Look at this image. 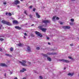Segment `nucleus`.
Here are the masks:
<instances>
[{"instance_id":"2","label":"nucleus","mask_w":79,"mask_h":79,"mask_svg":"<svg viewBox=\"0 0 79 79\" xmlns=\"http://www.w3.org/2000/svg\"><path fill=\"white\" fill-rule=\"evenodd\" d=\"M42 23H44L45 24L47 25V23H48V24H50V23H51V22L50 21L48 20H43Z\"/></svg>"},{"instance_id":"50","label":"nucleus","mask_w":79,"mask_h":79,"mask_svg":"<svg viewBox=\"0 0 79 79\" xmlns=\"http://www.w3.org/2000/svg\"><path fill=\"white\" fill-rule=\"evenodd\" d=\"M14 79H18V78L17 77H15V78H14Z\"/></svg>"},{"instance_id":"1","label":"nucleus","mask_w":79,"mask_h":79,"mask_svg":"<svg viewBox=\"0 0 79 79\" xmlns=\"http://www.w3.org/2000/svg\"><path fill=\"white\" fill-rule=\"evenodd\" d=\"M19 63H21L22 66H27V64H25L26 63V61L25 60H22V62L21 61H19Z\"/></svg>"},{"instance_id":"32","label":"nucleus","mask_w":79,"mask_h":79,"mask_svg":"<svg viewBox=\"0 0 79 79\" xmlns=\"http://www.w3.org/2000/svg\"><path fill=\"white\" fill-rule=\"evenodd\" d=\"M68 58L69 59H73V58H72V57H71V56H69Z\"/></svg>"},{"instance_id":"52","label":"nucleus","mask_w":79,"mask_h":79,"mask_svg":"<svg viewBox=\"0 0 79 79\" xmlns=\"http://www.w3.org/2000/svg\"><path fill=\"white\" fill-rule=\"evenodd\" d=\"M6 15H8V13H6Z\"/></svg>"},{"instance_id":"39","label":"nucleus","mask_w":79,"mask_h":79,"mask_svg":"<svg viewBox=\"0 0 79 79\" xmlns=\"http://www.w3.org/2000/svg\"><path fill=\"white\" fill-rule=\"evenodd\" d=\"M31 36H32V37H34V35L33 34H31Z\"/></svg>"},{"instance_id":"8","label":"nucleus","mask_w":79,"mask_h":79,"mask_svg":"<svg viewBox=\"0 0 79 79\" xmlns=\"http://www.w3.org/2000/svg\"><path fill=\"white\" fill-rule=\"evenodd\" d=\"M15 29H18L19 30H20L21 29V27L19 26H16L15 27Z\"/></svg>"},{"instance_id":"29","label":"nucleus","mask_w":79,"mask_h":79,"mask_svg":"<svg viewBox=\"0 0 79 79\" xmlns=\"http://www.w3.org/2000/svg\"><path fill=\"white\" fill-rule=\"evenodd\" d=\"M70 25H73L74 24V23H70Z\"/></svg>"},{"instance_id":"24","label":"nucleus","mask_w":79,"mask_h":79,"mask_svg":"<svg viewBox=\"0 0 79 79\" xmlns=\"http://www.w3.org/2000/svg\"><path fill=\"white\" fill-rule=\"evenodd\" d=\"M24 14H25V15H27V11L26 10H25L24 12Z\"/></svg>"},{"instance_id":"11","label":"nucleus","mask_w":79,"mask_h":79,"mask_svg":"<svg viewBox=\"0 0 79 79\" xmlns=\"http://www.w3.org/2000/svg\"><path fill=\"white\" fill-rule=\"evenodd\" d=\"M6 24H7V25H8V26H11V24L10 23L8 22H6Z\"/></svg>"},{"instance_id":"34","label":"nucleus","mask_w":79,"mask_h":79,"mask_svg":"<svg viewBox=\"0 0 79 79\" xmlns=\"http://www.w3.org/2000/svg\"><path fill=\"white\" fill-rule=\"evenodd\" d=\"M2 50H3L2 49V48H0V52H2Z\"/></svg>"},{"instance_id":"16","label":"nucleus","mask_w":79,"mask_h":79,"mask_svg":"<svg viewBox=\"0 0 79 79\" xmlns=\"http://www.w3.org/2000/svg\"><path fill=\"white\" fill-rule=\"evenodd\" d=\"M25 71H26V69L23 68V70H21L20 72H24Z\"/></svg>"},{"instance_id":"20","label":"nucleus","mask_w":79,"mask_h":79,"mask_svg":"<svg viewBox=\"0 0 79 79\" xmlns=\"http://www.w3.org/2000/svg\"><path fill=\"white\" fill-rule=\"evenodd\" d=\"M42 54V55H43V56H45V57H47V55L46 54H45L44 53H43Z\"/></svg>"},{"instance_id":"12","label":"nucleus","mask_w":79,"mask_h":79,"mask_svg":"<svg viewBox=\"0 0 79 79\" xmlns=\"http://www.w3.org/2000/svg\"><path fill=\"white\" fill-rule=\"evenodd\" d=\"M13 23L14 24H18V22L16 20H13Z\"/></svg>"},{"instance_id":"36","label":"nucleus","mask_w":79,"mask_h":79,"mask_svg":"<svg viewBox=\"0 0 79 79\" xmlns=\"http://www.w3.org/2000/svg\"><path fill=\"white\" fill-rule=\"evenodd\" d=\"M33 11H35V8H34L33 10Z\"/></svg>"},{"instance_id":"40","label":"nucleus","mask_w":79,"mask_h":79,"mask_svg":"<svg viewBox=\"0 0 79 79\" xmlns=\"http://www.w3.org/2000/svg\"><path fill=\"white\" fill-rule=\"evenodd\" d=\"M70 45V46H73V44H71Z\"/></svg>"},{"instance_id":"38","label":"nucleus","mask_w":79,"mask_h":79,"mask_svg":"<svg viewBox=\"0 0 79 79\" xmlns=\"http://www.w3.org/2000/svg\"><path fill=\"white\" fill-rule=\"evenodd\" d=\"M47 39L48 40H49V39H50V38L48 37H47Z\"/></svg>"},{"instance_id":"4","label":"nucleus","mask_w":79,"mask_h":79,"mask_svg":"<svg viewBox=\"0 0 79 79\" xmlns=\"http://www.w3.org/2000/svg\"><path fill=\"white\" fill-rule=\"evenodd\" d=\"M39 29L41 30L42 32H46V31H47V29L45 28H42V27H40Z\"/></svg>"},{"instance_id":"51","label":"nucleus","mask_w":79,"mask_h":79,"mask_svg":"<svg viewBox=\"0 0 79 79\" xmlns=\"http://www.w3.org/2000/svg\"><path fill=\"white\" fill-rule=\"evenodd\" d=\"M6 73H5V74H4V76H5V77H6Z\"/></svg>"},{"instance_id":"31","label":"nucleus","mask_w":79,"mask_h":79,"mask_svg":"<svg viewBox=\"0 0 79 79\" xmlns=\"http://www.w3.org/2000/svg\"><path fill=\"white\" fill-rule=\"evenodd\" d=\"M24 35H26V36H27V33H24Z\"/></svg>"},{"instance_id":"6","label":"nucleus","mask_w":79,"mask_h":79,"mask_svg":"<svg viewBox=\"0 0 79 79\" xmlns=\"http://www.w3.org/2000/svg\"><path fill=\"white\" fill-rule=\"evenodd\" d=\"M59 61H63V62H64L65 63H69V61L68 60H64V59L60 60Z\"/></svg>"},{"instance_id":"26","label":"nucleus","mask_w":79,"mask_h":79,"mask_svg":"<svg viewBox=\"0 0 79 79\" xmlns=\"http://www.w3.org/2000/svg\"><path fill=\"white\" fill-rule=\"evenodd\" d=\"M39 77L40 79H43V77L42 76H40Z\"/></svg>"},{"instance_id":"43","label":"nucleus","mask_w":79,"mask_h":79,"mask_svg":"<svg viewBox=\"0 0 79 79\" xmlns=\"http://www.w3.org/2000/svg\"><path fill=\"white\" fill-rule=\"evenodd\" d=\"M17 6L18 7V8H19V5Z\"/></svg>"},{"instance_id":"21","label":"nucleus","mask_w":79,"mask_h":79,"mask_svg":"<svg viewBox=\"0 0 79 79\" xmlns=\"http://www.w3.org/2000/svg\"><path fill=\"white\" fill-rule=\"evenodd\" d=\"M57 54V53L56 52H52L51 53V55H56Z\"/></svg>"},{"instance_id":"19","label":"nucleus","mask_w":79,"mask_h":79,"mask_svg":"<svg viewBox=\"0 0 79 79\" xmlns=\"http://www.w3.org/2000/svg\"><path fill=\"white\" fill-rule=\"evenodd\" d=\"M48 60V61H52V59H51V58L48 57L47 58Z\"/></svg>"},{"instance_id":"42","label":"nucleus","mask_w":79,"mask_h":79,"mask_svg":"<svg viewBox=\"0 0 79 79\" xmlns=\"http://www.w3.org/2000/svg\"><path fill=\"white\" fill-rule=\"evenodd\" d=\"M60 24H63V22H61L60 23Z\"/></svg>"},{"instance_id":"55","label":"nucleus","mask_w":79,"mask_h":79,"mask_svg":"<svg viewBox=\"0 0 79 79\" xmlns=\"http://www.w3.org/2000/svg\"><path fill=\"white\" fill-rule=\"evenodd\" d=\"M0 29H1V27H0Z\"/></svg>"},{"instance_id":"47","label":"nucleus","mask_w":79,"mask_h":79,"mask_svg":"<svg viewBox=\"0 0 79 79\" xmlns=\"http://www.w3.org/2000/svg\"><path fill=\"white\" fill-rule=\"evenodd\" d=\"M64 69H66V67H64Z\"/></svg>"},{"instance_id":"37","label":"nucleus","mask_w":79,"mask_h":79,"mask_svg":"<svg viewBox=\"0 0 79 79\" xmlns=\"http://www.w3.org/2000/svg\"><path fill=\"white\" fill-rule=\"evenodd\" d=\"M59 18L58 17H57L56 18V19H57V20H58V19H59Z\"/></svg>"},{"instance_id":"17","label":"nucleus","mask_w":79,"mask_h":79,"mask_svg":"<svg viewBox=\"0 0 79 79\" xmlns=\"http://www.w3.org/2000/svg\"><path fill=\"white\" fill-rule=\"evenodd\" d=\"M73 74H74V73H69L68 74V75L69 76H73Z\"/></svg>"},{"instance_id":"3","label":"nucleus","mask_w":79,"mask_h":79,"mask_svg":"<svg viewBox=\"0 0 79 79\" xmlns=\"http://www.w3.org/2000/svg\"><path fill=\"white\" fill-rule=\"evenodd\" d=\"M19 3H20V2L19 0H16L13 2L12 4L13 5H18V4H19Z\"/></svg>"},{"instance_id":"53","label":"nucleus","mask_w":79,"mask_h":79,"mask_svg":"<svg viewBox=\"0 0 79 79\" xmlns=\"http://www.w3.org/2000/svg\"><path fill=\"white\" fill-rule=\"evenodd\" d=\"M20 1H21V2H23V0H20Z\"/></svg>"},{"instance_id":"15","label":"nucleus","mask_w":79,"mask_h":79,"mask_svg":"<svg viewBox=\"0 0 79 79\" xmlns=\"http://www.w3.org/2000/svg\"><path fill=\"white\" fill-rule=\"evenodd\" d=\"M17 45H18L19 47H22V46H23V44H22L20 43L19 44H18Z\"/></svg>"},{"instance_id":"46","label":"nucleus","mask_w":79,"mask_h":79,"mask_svg":"<svg viewBox=\"0 0 79 79\" xmlns=\"http://www.w3.org/2000/svg\"><path fill=\"white\" fill-rule=\"evenodd\" d=\"M22 79H26V77H24Z\"/></svg>"},{"instance_id":"44","label":"nucleus","mask_w":79,"mask_h":79,"mask_svg":"<svg viewBox=\"0 0 79 79\" xmlns=\"http://www.w3.org/2000/svg\"><path fill=\"white\" fill-rule=\"evenodd\" d=\"M28 64H29L31 65V62H28Z\"/></svg>"},{"instance_id":"27","label":"nucleus","mask_w":79,"mask_h":79,"mask_svg":"<svg viewBox=\"0 0 79 79\" xmlns=\"http://www.w3.org/2000/svg\"><path fill=\"white\" fill-rule=\"evenodd\" d=\"M8 15H9L10 16H11V15H12V14L10 13H9Z\"/></svg>"},{"instance_id":"41","label":"nucleus","mask_w":79,"mask_h":79,"mask_svg":"<svg viewBox=\"0 0 79 79\" xmlns=\"http://www.w3.org/2000/svg\"><path fill=\"white\" fill-rule=\"evenodd\" d=\"M29 16H30V18H32V15H30Z\"/></svg>"},{"instance_id":"22","label":"nucleus","mask_w":79,"mask_h":79,"mask_svg":"<svg viewBox=\"0 0 79 79\" xmlns=\"http://www.w3.org/2000/svg\"><path fill=\"white\" fill-rule=\"evenodd\" d=\"M10 50L11 52H13V48L12 47L10 48Z\"/></svg>"},{"instance_id":"5","label":"nucleus","mask_w":79,"mask_h":79,"mask_svg":"<svg viewBox=\"0 0 79 79\" xmlns=\"http://www.w3.org/2000/svg\"><path fill=\"white\" fill-rule=\"evenodd\" d=\"M35 33L36 35H37L38 36H40V37H42V35L41 33H40L38 31H35Z\"/></svg>"},{"instance_id":"49","label":"nucleus","mask_w":79,"mask_h":79,"mask_svg":"<svg viewBox=\"0 0 79 79\" xmlns=\"http://www.w3.org/2000/svg\"><path fill=\"white\" fill-rule=\"evenodd\" d=\"M34 24H32V25H31V26H34Z\"/></svg>"},{"instance_id":"14","label":"nucleus","mask_w":79,"mask_h":79,"mask_svg":"<svg viewBox=\"0 0 79 79\" xmlns=\"http://www.w3.org/2000/svg\"><path fill=\"white\" fill-rule=\"evenodd\" d=\"M5 55H6V56H9L10 57H11V56H11V55H10L8 54H5Z\"/></svg>"},{"instance_id":"54","label":"nucleus","mask_w":79,"mask_h":79,"mask_svg":"<svg viewBox=\"0 0 79 79\" xmlns=\"http://www.w3.org/2000/svg\"><path fill=\"white\" fill-rule=\"evenodd\" d=\"M10 73H11V74H12V73L11 72H10Z\"/></svg>"},{"instance_id":"18","label":"nucleus","mask_w":79,"mask_h":79,"mask_svg":"<svg viewBox=\"0 0 79 79\" xmlns=\"http://www.w3.org/2000/svg\"><path fill=\"white\" fill-rule=\"evenodd\" d=\"M2 23H3V24H6V22L5 20H2Z\"/></svg>"},{"instance_id":"35","label":"nucleus","mask_w":79,"mask_h":79,"mask_svg":"<svg viewBox=\"0 0 79 79\" xmlns=\"http://www.w3.org/2000/svg\"><path fill=\"white\" fill-rule=\"evenodd\" d=\"M29 8H32V6H29Z\"/></svg>"},{"instance_id":"33","label":"nucleus","mask_w":79,"mask_h":79,"mask_svg":"<svg viewBox=\"0 0 79 79\" xmlns=\"http://www.w3.org/2000/svg\"><path fill=\"white\" fill-rule=\"evenodd\" d=\"M3 4H4V5H6V2H4L3 3Z\"/></svg>"},{"instance_id":"9","label":"nucleus","mask_w":79,"mask_h":79,"mask_svg":"<svg viewBox=\"0 0 79 79\" xmlns=\"http://www.w3.org/2000/svg\"><path fill=\"white\" fill-rule=\"evenodd\" d=\"M36 15L37 18H40V15H39V14L38 13H37V12H36Z\"/></svg>"},{"instance_id":"57","label":"nucleus","mask_w":79,"mask_h":79,"mask_svg":"<svg viewBox=\"0 0 79 79\" xmlns=\"http://www.w3.org/2000/svg\"><path fill=\"white\" fill-rule=\"evenodd\" d=\"M1 27H2V25H1Z\"/></svg>"},{"instance_id":"10","label":"nucleus","mask_w":79,"mask_h":79,"mask_svg":"<svg viewBox=\"0 0 79 79\" xmlns=\"http://www.w3.org/2000/svg\"><path fill=\"white\" fill-rule=\"evenodd\" d=\"M6 65L5 64L0 63V66H6Z\"/></svg>"},{"instance_id":"45","label":"nucleus","mask_w":79,"mask_h":79,"mask_svg":"<svg viewBox=\"0 0 79 79\" xmlns=\"http://www.w3.org/2000/svg\"><path fill=\"white\" fill-rule=\"evenodd\" d=\"M23 38H24V39H26V37L25 36H23Z\"/></svg>"},{"instance_id":"25","label":"nucleus","mask_w":79,"mask_h":79,"mask_svg":"<svg viewBox=\"0 0 79 79\" xmlns=\"http://www.w3.org/2000/svg\"><path fill=\"white\" fill-rule=\"evenodd\" d=\"M4 40V39H3L2 38H1L0 39V40L1 41H3Z\"/></svg>"},{"instance_id":"7","label":"nucleus","mask_w":79,"mask_h":79,"mask_svg":"<svg viewBox=\"0 0 79 79\" xmlns=\"http://www.w3.org/2000/svg\"><path fill=\"white\" fill-rule=\"evenodd\" d=\"M63 27L64 28V29H70L71 27L69 26H64Z\"/></svg>"},{"instance_id":"30","label":"nucleus","mask_w":79,"mask_h":79,"mask_svg":"<svg viewBox=\"0 0 79 79\" xmlns=\"http://www.w3.org/2000/svg\"><path fill=\"white\" fill-rule=\"evenodd\" d=\"M37 50H40V48L39 47H37L36 48Z\"/></svg>"},{"instance_id":"48","label":"nucleus","mask_w":79,"mask_h":79,"mask_svg":"<svg viewBox=\"0 0 79 79\" xmlns=\"http://www.w3.org/2000/svg\"><path fill=\"white\" fill-rule=\"evenodd\" d=\"M48 45H51V44L50 43H48Z\"/></svg>"},{"instance_id":"13","label":"nucleus","mask_w":79,"mask_h":79,"mask_svg":"<svg viewBox=\"0 0 79 79\" xmlns=\"http://www.w3.org/2000/svg\"><path fill=\"white\" fill-rule=\"evenodd\" d=\"M27 50L28 52H31V48H30L29 46L27 47Z\"/></svg>"},{"instance_id":"28","label":"nucleus","mask_w":79,"mask_h":79,"mask_svg":"<svg viewBox=\"0 0 79 79\" xmlns=\"http://www.w3.org/2000/svg\"><path fill=\"white\" fill-rule=\"evenodd\" d=\"M56 16H53L52 17V19H55L56 18Z\"/></svg>"},{"instance_id":"56","label":"nucleus","mask_w":79,"mask_h":79,"mask_svg":"<svg viewBox=\"0 0 79 79\" xmlns=\"http://www.w3.org/2000/svg\"><path fill=\"white\" fill-rule=\"evenodd\" d=\"M73 0V1H75V0Z\"/></svg>"},{"instance_id":"23","label":"nucleus","mask_w":79,"mask_h":79,"mask_svg":"<svg viewBox=\"0 0 79 79\" xmlns=\"http://www.w3.org/2000/svg\"><path fill=\"white\" fill-rule=\"evenodd\" d=\"M71 21V22H74V20L73 19H71L70 20Z\"/></svg>"}]
</instances>
